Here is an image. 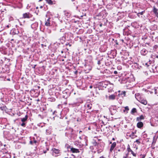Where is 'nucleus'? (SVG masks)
<instances>
[{
  "mask_svg": "<svg viewBox=\"0 0 158 158\" xmlns=\"http://www.w3.org/2000/svg\"><path fill=\"white\" fill-rule=\"evenodd\" d=\"M52 129L51 127H49L48 129H47L46 130V134L47 135H49L51 134Z\"/></svg>",
  "mask_w": 158,
  "mask_h": 158,
  "instance_id": "nucleus-11",
  "label": "nucleus"
},
{
  "mask_svg": "<svg viewBox=\"0 0 158 158\" xmlns=\"http://www.w3.org/2000/svg\"><path fill=\"white\" fill-rule=\"evenodd\" d=\"M141 156H142V157H141V158H145V157L146 156V155L143 154V155H142L141 154Z\"/></svg>",
  "mask_w": 158,
  "mask_h": 158,
  "instance_id": "nucleus-36",
  "label": "nucleus"
},
{
  "mask_svg": "<svg viewBox=\"0 0 158 158\" xmlns=\"http://www.w3.org/2000/svg\"><path fill=\"white\" fill-rule=\"evenodd\" d=\"M48 99L49 101L52 102H54L55 100V99L54 98H49Z\"/></svg>",
  "mask_w": 158,
  "mask_h": 158,
  "instance_id": "nucleus-27",
  "label": "nucleus"
},
{
  "mask_svg": "<svg viewBox=\"0 0 158 158\" xmlns=\"http://www.w3.org/2000/svg\"><path fill=\"white\" fill-rule=\"evenodd\" d=\"M118 73V72L117 71H114V74H117Z\"/></svg>",
  "mask_w": 158,
  "mask_h": 158,
  "instance_id": "nucleus-41",
  "label": "nucleus"
},
{
  "mask_svg": "<svg viewBox=\"0 0 158 158\" xmlns=\"http://www.w3.org/2000/svg\"><path fill=\"white\" fill-rule=\"evenodd\" d=\"M50 21V18H48L47 20V22H49Z\"/></svg>",
  "mask_w": 158,
  "mask_h": 158,
  "instance_id": "nucleus-40",
  "label": "nucleus"
},
{
  "mask_svg": "<svg viewBox=\"0 0 158 158\" xmlns=\"http://www.w3.org/2000/svg\"><path fill=\"white\" fill-rule=\"evenodd\" d=\"M35 25V27H37L38 25V23L37 22H36L34 24H33L32 25V26H33V25Z\"/></svg>",
  "mask_w": 158,
  "mask_h": 158,
  "instance_id": "nucleus-29",
  "label": "nucleus"
},
{
  "mask_svg": "<svg viewBox=\"0 0 158 158\" xmlns=\"http://www.w3.org/2000/svg\"><path fill=\"white\" fill-rule=\"evenodd\" d=\"M70 151L74 153H78L80 152V151L78 149L73 148H71Z\"/></svg>",
  "mask_w": 158,
  "mask_h": 158,
  "instance_id": "nucleus-4",
  "label": "nucleus"
},
{
  "mask_svg": "<svg viewBox=\"0 0 158 158\" xmlns=\"http://www.w3.org/2000/svg\"><path fill=\"white\" fill-rule=\"evenodd\" d=\"M113 139V140H114V138H113V139Z\"/></svg>",
  "mask_w": 158,
  "mask_h": 158,
  "instance_id": "nucleus-56",
  "label": "nucleus"
},
{
  "mask_svg": "<svg viewBox=\"0 0 158 158\" xmlns=\"http://www.w3.org/2000/svg\"><path fill=\"white\" fill-rule=\"evenodd\" d=\"M92 104L91 103H88L86 105L88 109H91L92 107Z\"/></svg>",
  "mask_w": 158,
  "mask_h": 158,
  "instance_id": "nucleus-19",
  "label": "nucleus"
},
{
  "mask_svg": "<svg viewBox=\"0 0 158 158\" xmlns=\"http://www.w3.org/2000/svg\"><path fill=\"white\" fill-rule=\"evenodd\" d=\"M45 25L47 26H49L50 25V23L49 22H46L45 23Z\"/></svg>",
  "mask_w": 158,
  "mask_h": 158,
  "instance_id": "nucleus-28",
  "label": "nucleus"
},
{
  "mask_svg": "<svg viewBox=\"0 0 158 158\" xmlns=\"http://www.w3.org/2000/svg\"><path fill=\"white\" fill-rule=\"evenodd\" d=\"M128 153H127L126 154L125 156H124L123 157V158H127V157H128Z\"/></svg>",
  "mask_w": 158,
  "mask_h": 158,
  "instance_id": "nucleus-30",
  "label": "nucleus"
},
{
  "mask_svg": "<svg viewBox=\"0 0 158 158\" xmlns=\"http://www.w3.org/2000/svg\"><path fill=\"white\" fill-rule=\"evenodd\" d=\"M122 95H123L124 96H125L126 92L125 91L122 92V93L121 94Z\"/></svg>",
  "mask_w": 158,
  "mask_h": 158,
  "instance_id": "nucleus-33",
  "label": "nucleus"
},
{
  "mask_svg": "<svg viewBox=\"0 0 158 158\" xmlns=\"http://www.w3.org/2000/svg\"><path fill=\"white\" fill-rule=\"evenodd\" d=\"M102 24H100V27H102Z\"/></svg>",
  "mask_w": 158,
  "mask_h": 158,
  "instance_id": "nucleus-44",
  "label": "nucleus"
},
{
  "mask_svg": "<svg viewBox=\"0 0 158 158\" xmlns=\"http://www.w3.org/2000/svg\"><path fill=\"white\" fill-rule=\"evenodd\" d=\"M92 88V86L91 85L89 86V88Z\"/></svg>",
  "mask_w": 158,
  "mask_h": 158,
  "instance_id": "nucleus-45",
  "label": "nucleus"
},
{
  "mask_svg": "<svg viewBox=\"0 0 158 158\" xmlns=\"http://www.w3.org/2000/svg\"><path fill=\"white\" fill-rule=\"evenodd\" d=\"M157 9L154 6L153 7V11L155 14L156 16L158 17V13L157 12Z\"/></svg>",
  "mask_w": 158,
  "mask_h": 158,
  "instance_id": "nucleus-9",
  "label": "nucleus"
},
{
  "mask_svg": "<svg viewBox=\"0 0 158 158\" xmlns=\"http://www.w3.org/2000/svg\"><path fill=\"white\" fill-rule=\"evenodd\" d=\"M100 158H105L104 157H103V156L100 157Z\"/></svg>",
  "mask_w": 158,
  "mask_h": 158,
  "instance_id": "nucleus-49",
  "label": "nucleus"
},
{
  "mask_svg": "<svg viewBox=\"0 0 158 158\" xmlns=\"http://www.w3.org/2000/svg\"><path fill=\"white\" fill-rule=\"evenodd\" d=\"M64 28L61 29L60 30V32H64Z\"/></svg>",
  "mask_w": 158,
  "mask_h": 158,
  "instance_id": "nucleus-32",
  "label": "nucleus"
},
{
  "mask_svg": "<svg viewBox=\"0 0 158 158\" xmlns=\"http://www.w3.org/2000/svg\"><path fill=\"white\" fill-rule=\"evenodd\" d=\"M125 109L123 110V112H126V113H128V111L129 110V108L128 106H126L124 107Z\"/></svg>",
  "mask_w": 158,
  "mask_h": 158,
  "instance_id": "nucleus-21",
  "label": "nucleus"
},
{
  "mask_svg": "<svg viewBox=\"0 0 158 158\" xmlns=\"http://www.w3.org/2000/svg\"><path fill=\"white\" fill-rule=\"evenodd\" d=\"M68 45H69V46H71V45L69 44H68Z\"/></svg>",
  "mask_w": 158,
  "mask_h": 158,
  "instance_id": "nucleus-51",
  "label": "nucleus"
},
{
  "mask_svg": "<svg viewBox=\"0 0 158 158\" xmlns=\"http://www.w3.org/2000/svg\"><path fill=\"white\" fill-rule=\"evenodd\" d=\"M44 153H45L46 152L45 151L44 152Z\"/></svg>",
  "mask_w": 158,
  "mask_h": 158,
  "instance_id": "nucleus-58",
  "label": "nucleus"
},
{
  "mask_svg": "<svg viewBox=\"0 0 158 158\" xmlns=\"http://www.w3.org/2000/svg\"><path fill=\"white\" fill-rule=\"evenodd\" d=\"M7 27H9V26H7Z\"/></svg>",
  "mask_w": 158,
  "mask_h": 158,
  "instance_id": "nucleus-62",
  "label": "nucleus"
},
{
  "mask_svg": "<svg viewBox=\"0 0 158 158\" xmlns=\"http://www.w3.org/2000/svg\"><path fill=\"white\" fill-rule=\"evenodd\" d=\"M82 132V131H79V133L80 134Z\"/></svg>",
  "mask_w": 158,
  "mask_h": 158,
  "instance_id": "nucleus-48",
  "label": "nucleus"
},
{
  "mask_svg": "<svg viewBox=\"0 0 158 158\" xmlns=\"http://www.w3.org/2000/svg\"><path fill=\"white\" fill-rule=\"evenodd\" d=\"M67 158V157H65V158Z\"/></svg>",
  "mask_w": 158,
  "mask_h": 158,
  "instance_id": "nucleus-64",
  "label": "nucleus"
},
{
  "mask_svg": "<svg viewBox=\"0 0 158 158\" xmlns=\"http://www.w3.org/2000/svg\"><path fill=\"white\" fill-rule=\"evenodd\" d=\"M77 99L78 100L77 102L74 103L73 104L77 105V103H81L83 102V101L81 98H78Z\"/></svg>",
  "mask_w": 158,
  "mask_h": 158,
  "instance_id": "nucleus-12",
  "label": "nucleus"
},
{
  "mask_svg": "<svg viewBox=\"0 0 158 158\" xmlns=\"http://www.w3.org/2000/svg\"><path fill=\"white\" fill-rule=\"evenodd\" d=\"M144 11H142L138 13V14H140L141 15H143Z\"/></svg>",
  "mask_w": 158,
  "mask_h": 158,
  "instance_id": "nucleus-34",
  "label": "nucleus"
},
{
  "mask_svg": "<svg viewBox=\"0 0 158 158\" xmlns=\"http://www.w3.org/2000/svg\"><path fill=\"white\" fill-rule=\"evenodd\" d=\"M101 63V62H100V60H98V65H100V64Z\"/></svg>",
  "mask_w": 158,
  "mask_h": 158,
  "instance_id": "nucleus-39",
  "label": "nucleus"
},
{
  "mask_svg": "<svg viewBox=\"0 0 158 158\" xmlns=\"http://www.w3.org/2000/svg\"><path fill=\"white\" fill-rule=\"evenodd\" d=\"M61 52H62V53H63V51H62Z\"/></svg>",
  "mask_w": 158,
  "mask_h": 158,
  "instance_id": "nucleus-59",
  "label": "nucleus"
},
{
  "mask_svg": "<svg viewBox=\"0 0 158 158\" xmlns=\"http://www.w3.org/2000/svg\"><path fill=\"white\" fill-rule=\"evenodd\" d=\"M131 158L130 157H129V158Z\"/></svg>",
  "mask_w": 158,
  "mask_h": 158,
  "instance_id": "nucleus-63",
  "label": "nucleus"
},
{
  "mask_svg": "<svg viewBox=\"0 0 158 158\" xmlns=\"http://www.w3.org/2000/svg\"><path fill=\"white\" fill-rule=\"evenodd\" d=\"M33 142V143H34L35 144H36L37 142V141L36 140H34V141Z\"/></svg>",
  "mask_w": 158,
  "mask_h": 158,
  "instance_id": "nucleus-37",
  "label": "nucleus"
},
{
  "mask_svg": "<svg viewBox=\"0 0 158 158\" xmlns=\"http://www.w3.org/2000/svg\"><path fill=\"white\" fill-rule=\"evenodd\" d=\"M144 117L143 115H142L139 117L137 118L136 120L137 121H140L144 119Z\"/></svg>",
  "mask_w": 158,
  "mask_h": 158,
  "instance_id": "nucleus-8",
  "label": "nucleus"
},
{
  "mask_svg": "<svg viewBox=\"0 0 158 158\" xmlns=\"http://www.w3.org/2000/svg\"><path fill=\"white\" fill-rule=\"evenodd\" d=\"M113 108V109H115V110H116V106H112L110 108V110L111 112H112V109H113L112 108Z\"/></svg>",
  "mask_w": 158,
  "mask_h": 158,
  "instance_id": "nucleus-26",
  "label": "nucleus"
},
{
  "mask_svg": "<svg viewBox=\"0 0 158 158\" xmlns=\"http://www.w3.org/2000/svg\"><path fill=\"white\" fill-rule=\"evenodd\" d=\"M43 8V6H40V8Z\"/></svg>",
  "mask_w": 158,
  "mask_h": 158,
  "instance_id": "nucleus-46",
  "label": "nucleus"
},
{
  "mask_svg": "<svg viewBox=\"0 0 158 158\" xmlns=\"http://www.w3.org/2000/svg\"><path fill=\"white\" fill-rule=\"evenodd\" d=\"M30 144H31V145L33 144V141L32 140H31L30 141Z\"/></svg>",
  "mask_w": 158,
  "mask_h": 158,
  "instance_id": "nucleus-38",
  "label": "nucleus"
},
{
  "mask_svg": "<svg viewBox=\"0 0 158 158\" xmlns=\"http://www.w3.org/2000/svg\"><path fill=\"white\" fill-rule=\"evenodd\" d=\"M156 57L157 58H158V56H156Z\"/></svg>",
  "mask_w": 158,
  "mask_h": 158,
  "instance_id": "nucleus-55",
  "label": "nucleus"
},
{
  "mask_svg": "<svg viewBox=\"0 0 158 158\" xmlns=\"http://www.w3.org/2000/svg\"><path fill=\"white\" fill-rule=\"evenodd\" d=\"M152 62V61H151L149 60L148 62L147 63H146L145 64L147 66V67H148L151 64Z\"/></svg>",
  "mask_w": 158,
  "mask_h": 158,
  "instance_id": "nucleus-20",
  "label": "nucleus"
},
{
  "mask_svg": "<svg viewBox=\"0 0 158 158\" xmlns=\"http://www.w3.org/2000/svg\"><path fill=\"white\" fill-rule=\"evenodd\" d=\"M103 12L104 13H105L106 11H103Z\"/></svg>",
  "mask_w": 158,
  "mask_h": 158,
  "instance_id": "nucleus-54",
  "label": "nucleus"
},
{
  "mask_svg": "<svg viewBox=\"0 0 158 158\" xmlns=\"http://www.w3.org/2000/svg\"><path fill=\"white\" fill-rule=\"evenodd\" d=\"M136 109L135 108H133L131 112V114H134L135 113H136Z\"/></svg>",
  "mask_w": 158,
  "mask_h": 158,
  "instance_id": "nucleus-18",
  "label": "nucleus"
},
{
  "mask_svg": "<svg viewBox=\"0 0 158 158\" xmlns=\"http://www.w3.org/2000/svg\"><path fill=\"white\" fill-rule=\"evenodd\" d=\"M25 124L24 122H23V123H22L21 124V126L23 127H25Z\"/></svg>",
  "mask_w": 158,
  "mask_h": 158,
  "instance_id": "nucleus-35",
  "label": "nucleus"
},
{
  "mask_svg": "<svg viewBox=\"0 0 158 158\" xmlns=\"http://www.w3.org/2000/svg\"><path fill=\"white\" fill-rule=\"evenodd\" d=\"M6 107L5 106L3 105L2 106H1L0 107V109L2 110H4L5 109Z\"/></svg>",
  "mask_w": 158,
  "mask_h": 158,
  "instance_id": "nucleus-25",
  "label": "nucleus"
},
{
  "mask_svg": "<svg viewBox=\"0 0 158 158\" xmlns=\"http://www.w3.org/2000/svg\"><path fill=\"white\" fill-rule=\"evenodd\" d=\"M155 94H157V90L156 89H155Z\"/></svg>",
  "mask_w": 158,
  "mask_h": 158,
  "instance_id": "nucleus-43",
  "label": "nucleus"
},
{
  "mask_svg": "<svg viewBox=\"0 0 158 158\" xmlns=\"http://www.w3.org/2000/svg\"><path fill=\"white\" fill-rule=\"evenodd\" d=\"M36 8L37 9H38V7H36Z\"/></svg>",
  "mask_w": 158,
  "mask_h": 158,
  "instance_id": "nucleus-57",
  "label": "nucleus"
},
{
  "mask_svg": "<svg viewBox=\"0 0 158 158\" xmlns=\"http://www.w3.org/2000/svg\"><path fill=\"white\" fill-rule=\"evenodd\" d=\"M42 1V0H39V2H40V1Z\"/></svg>",
  "mask_w": 158,
  "mask_h": 158,
  "instance_id": "nucleus-53",
  "label": "nucleus"
},
{
  "mask_svg": "<svg viewBox=\"0 0 158 158\" xmlns=\"http://www.w3.org/2000/svg\"><path fill=\"white\" fill-rule=\"evenodd\" d=\"M141 103L146 105L147 103V102L145 99H142L140 101H139Z\"/></svg>",
  "mask_w": 158,
  "mask_h": 158,
  "instance_id": "nucleus-13",
  "label": "nucleus"
},
{
  "mask_svg": "<svg viewBox=\"0 0 158 158\" xmlns=\"http://www.w3.org/2000/svg\"><path fill=\"white\" fill-rule=\"evenodd\" d=\"M77 121H78V119H77Z\"/></svg>",
  "mask_w": 158,
  "mask_h": 158,
  "instance_id": "nucleus-61",
  "label": "nucleus"
},
{
  "mask_svg": "<svg viewBox=\"0 0 158 158\" xmlns=\"http://www.w3.org/2000/svg\"><path fill=\"white\" fill-rule=\"evenodd\" d=\"M68 89H67V90H65V91H64L63 92V93L64 94H67V97H68V96L69 95V93H67V91H68Z\"/></svg>",
  "mask_w": 158,
  "mask_h": 158,
  "instance_id": "nucleus-23",
  "label": "nucleus"
},
{
  "mask_svg": "<svg viewBox=\"0 0 158 158\" xmlns=\"http://www.w3.org/2000/svg\"><path fill=\"white\" fill-rule=\"evenodd\" d=\"M115 98V96L114 94H112L109 96V99L110 100H114Z\"/></svg>",
  "mask_w": 158,
  "mask_h": 158,
  "instance_id": "nucleus-16",
  "label": "nucleus"
},
{
  "mask_svg": "<svg viewBox=\"0 0 158 158\" xmlns=\"http://www.w3.org/2000/svg\"><path fill=\"white\" fill-rule=\"evenodd\" d=\"M67 132H66L65 134L66 135H70L73 134V130L71 128H68L66 129Z\"/></svg>",
  "mask_w": 158,
  "mask_h": 158,
  "instance_id": "nucleus-2",
  "label": "nucleus"
},
{
  "mask_svg": "<svg viewBox=\"0 0 158 158\" xmlns=\"http://www.w3.org/2000/svg\"><path fill=\"white\" fill-rule=\"evenodd\" d=\"M148 52V51L145 49H143L140 51V53L141 55L143 56L145 55L146 54H147Z\"/></svg>",
  "mask_w": 158,
  "mask_h": 158,
  "instance_id": "nucleus-5",
  "label": "nucleus"
},
{
  "mask_svg": "<svg viewBox=\"0 0 158 158\" xmlns=\"http://www.w3.org/2000/svg\"><path fill=\"white\" fill-rule=\"evenodd\" d=\"M137 127H138L139 128H140L142 127H143V123L142 122H138L137 123Z\"/></svg>",
  "mask_w": 158,
  "mask_h": 158,
  "instance_id": "nucleus-10",
  "label": "nucleus"
},
{
  "mask_svg": "<svg viewBox=\"0 0 158 158\" xmlns=\"http://www.w3.org/2000/svg\"><path fill=\"white\" fill-rule=\"evenodd\" d=\"M53 152L55 154H58L60 152V150L59 149H56L55 148H53L52 149Z\"/></svg>",
  "mask_w": 158,
  "mask_h": 158,
  "instance_id": "nucleus-15",
  "label": "nucleus"
},
{
  "mask_svg": "<svg viewBox=\"0 0 158 158\" xmlns=\"http://www.w3.org/2000/svg\"><path fill=\"white\" fill-rule=\"evenodd\" d=\"M79 138H80V139H81V137H79Z\"/></svg>",
  "mask_w": 158,
  "mask_h": 158,
  "instance_id": "nucleus-52",
  "label": "nucleus"
},
{
  "mask_svg": "<svg viewBox=\"0 0 158 158\" xmlns=\"http://www.w3.org/2000/svg\"><path fill=\"white\" fill-rule=\"evenodd\" d=\"M135 95L136 98L138 100L139 98V96H140V94L139 93H137L135 94Z\"/></svg>",
  "mask_w": 158,
  "mask_h": 158,
  "instance_id": "nucleus-24",
  "label": "nucleus"
},
{
  "mask_svg": "<svg viewBox=\"0 0 158 158\" xmlns=\"http://www.w3.org/2000/svg\"><path fill=\"white\" fill-rule=\"evenodd\" d=\"M102 17H106V16H102Z\"/></svg>",
  "mask_w": 158,
  "mask_h": 158,
  "instance_id": "nucleus-50",
  "label": "nucleus"
},
{
  "mask_svg": "<svg viewBox=\"0 0 158 158\" xmlns=\"http://www.w3.org/2000/svg\"><path fill=\"white\" fill-rule=\"evenodd\" d=\"M50 5H52L53 4L52 1L51 0H45Z\"/></svg>",
  "mask_w": 158,
  "mask_h": 158,
  "instance_id": "nucleus-22",
  "label": "nucleus"
},
{
  "mask_svg": "<svg viewBox=\"0 0 158 158\" xmlns=\"http://www.w3.org/2000/svg\"><path fill=\"white\" fill-rule=\"evenodd\" d=\"M64 14L66 16L65 18L67 19L69 18L70 17V14L67 11H64Z\"/></svg>",
  "mask_w": 158,
  "mask_h": 158,
  "instance_id": "nucleus-6",
  "label": "nucleus"
},
{
  "mask_svg": "<svg viewBox=\"0 0 158 158\" xmlns=\"http://www.w3.org/2000/svg\"><path fill=\"white\" fill-rule=\"evenodd\" d=\"M104 83H107L106 82H105Z\"/></svg>",
  "mask_w": 158,
  "mask_h": 158,
  "instance_id": "nucleus-60",
  "label": "nucleus"
},
{
  "mask_svg": "<svg viewBox=\"0 0 158 158\" xmlns=\"http://www.w3.org/2000/svg\"><path fill=\"white\" fill-rule=\"evenodd\" d=\"M135 142H136L138 144H139L140 143V142L139 141V139H137Z\"/></svg>",
  "mask_w": 158,
  "mask_h": 158,
  "instance_id": "nucleus-31",
  "label": "nucleus"
},
{
  "mask_svg": "<svg viewBox=\"0 0 158 158\" xmlns=\"http://www.w3.org/2000/svg\"><path fill=\"white\" fill-rule=\"evenodd\" d=\"M35 20V18H33L32 19H31V21H33Z\"/></svg>",
  "mask_w": 158,
  "mask_h": 158,
  "instance_id": "nucleus-42",
  "label": "nucleus"
},
{
  "mask_svg": "<svg viewBox=\"0 0 158 158\" xmlns=\"http://www.w3.org/2000/svg\"><path fill=\"white\" fill-rule=\"evenodd\" d=\"M27 118H28L27 115H26L24 117L21 119V121L23 122H24L27 120Z\"/></svg>",
  "mask_w": 158,
  "mask_h": 158,
  "instance_id": "nucleus-17",
  "label": "nucleus"
},
{
  "mask_svg": "<svg viewBox=\"0 0 158 158\" xmlns=\"http://www.w3.org/2000/svg\"><path fill=\"white\" fill-rule=\"evenodd\" d=\"M116 146V142H114L111 145V147H110V152H112V151L115 148V147Z\"/></svg>",
  "mask_w": 158,
  "mask_h": 158,
  "instance_id": "nucleus-7",
  "label": "nucleus"
},
{
  "mask_svg": "<svg viewBox=\"0 0 158 158\" xmlns=\"http://www.w3.org/2000/svg\"><path fill=\"white\" fill-rule=\"evenodd\" d=\"M129 136L132 139H134L137 137L136 135H135V133L132 132L129 135Z\"/></svg>",
  "mask_w": 158,
  "mask_h": 158,
  "instance_id": "nucleus-14",
  "label": "nucleus"
},
{
  "mask_svg": "<svg viewBox=\"0 0 158 158\" xmlns=\"http://www.w3.org/2000/svg\"><path fill=\"white\" fill-rule=\"evenodd\" d=\"M32 16V15L29 13H26L23 14V18H30Z\"/></svg>",
  "mask_w": 158,
  "mask_h": 158,
  "instance_id": "nucleus-3",
  "label": "nucleus"
},
{
  "mask_svg": "<svg viewBox=\"0 0 158 158\" xmlns=\"http://www.w3.org/2000/svg\"><path fill=\"white\" fill-rule=\"evenodd\" d=\"M139 14H138V13L137 14V16H138V17H139Z\"/></svg>",
  "mask_w": 158,
  "mask_h": 158,
  "instance_id": "nucleus-47",
  "label": "nucleus"
},
{
  "mask_svg": "<svg viewBox=\"0 0 158 158\" xmlns=\"http://www.w3.org/2000/svg\"><path fill=\"white\" fill-rule=\"evenodd\" d=\"M127 150L128 152H131V154L134 156L136 157V153H134V152L130 148V145L129 144L128 145Z\"/></svg>",
  "mask_w": 158,
  "mask_h": 158,
  "instance_id": "nucleus-1",
  "label": "nucleus"
}]
</instances>
